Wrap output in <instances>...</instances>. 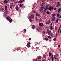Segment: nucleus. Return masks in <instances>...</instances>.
I'll return each mask as SVG.
<instances>
[{
  "label": "nucleus",
  "mask_w": 61,
  "mask_h": 61,
  "mask_svg": "<svg viewBox=\"0 0 61 61\" xmlns=\"http://www.w3.org/2000/svg\"><path fill=\"white\" fill-rule=\"evenodd\" d=\"M6 18L7 19V20H9V21H10V22H11L12 21V19H11V18H10L9 16L7 17Z\"/></svg>",
  "instance_id": "nucleus-1"
},
{
  "label": "nucleus",
  "mask_w": 61,
  "mask_h": 61,
  "mask_svg": "<svg viewBox=\"0 0 61 61\" xmlns=\"http://www.w3.org/2000/svg\"><path fill=\"white\" fill-rule=\"evenodd\" d=\"M30 19H34V15L33 14H32L31 16L30 17Z\"/></svg>",
  "instance_id": "nucleus-2"
},
{
  "label": "nucleus",
  "mask_w": 61,
  "mask_h": 61,
  "mask_svg": "<svg viewBox=\"0 0 61 61\" xmlns=\"http://www.w3.org/2000/svg\"><path fill=\"white\" fill-rule=\"evenodd\" d=\"M53 8L54 7H53V6H51L49 8L48 10H50V11H51V10H53Z\"/></svg>",
  "instance_id": "nucleus-3"
},
{
  "label": "nucleus",
  "mask_w": 61,
  "mask_h": 61,
  "mask_svg": "<svg viewBox=\"0 0 61 61\" xmlns=\"http://www.w3.org/2000/svg\"><path fill=\"white\" fill-rule=\"evenodd\" d=\"M30 44L31 43H30V42L28 43L27 45V47H30Z\"/></svg>",
  "instance_id": "nucleus-4"
},
{
  "label": "nucleus",
  "mask_w": 61,
  "mask_h": 61,
  "mask_svg": "<svg viewBox=\"0 0 61 61\" xmlns=\"http://www.w3.org/2000/svg\"><path fill=\"white\" fill-rule=\"evenodd\" d=\"M39 25L40 26H44V24L42 23H40L39 24Z\"/></svg>",
  "instance_id": "nucleus-5"
},
{
  "label": "nucleus",
  "mask_w": 61,
  "mask_h": 61,
  "mask_svg": "<svg viewBox=\"0 0 61 61\" xmlns=\"http://www.w3.org/2000/svg\"><path fill=\"white\" fill-rule=\"evenodd\" d=\"M57 4L58 5L56 6L57 7H58L59 6H60V2H58V3H57Z\"/></svg>",
  "instance_id": "nucleus-6"
},
{
  "label": "nucleus",
  "mask_w": 61,
  "mask_h": 61,
  "mask_svg": "<svg viewBox=\"0 0 61 61\" xmlns=\"http://www.w3.org/2000/svg\"><path fill=\"white\" fill-rule=\"evenodd\" d=\"M50 23V21H47V22L46 23V25H48V24H49Z\"/></svg>",
  "instance_id": "nucleus-7"
},
{
  "label": "nucleus",
  "mask_w": 61,
  "mask_h": 61,
  "mask_svg": "<svg viewBox=\"0 0 61 61\" xmlns=\"http://www.w3.org/2000/svg\"><path fill=\"white\" fill-rule=\"evenodd\" d=\"M47 9H48V8L47 7L45 8L44 9L45 12H46V10H47Z\"/></svg>",
  "instance_id": "nucleus-8"
},
{
  "label": "nucleus",
  "mask_w": 61,
  "mask_h": 61,
  "mask_svg": "<svg viewBox=\"0 0 61 61\" xmlns=\"http://www.w3.org/2000/svg\"><path fill=\"white\" fill-rule=\"evenodd\" d=\"M32 29H35V25H32Z\"/></svg>",
  "instance_id": "nucleus-9"
},
{
  "label": "nucleus",
  "mask_w": 61,
  "mask_h": 61,
  "mask_svg": "<svg viewBox=\"0 0 61 61\" xmlns=\"http://www.w3.org/2000/svg\"><path fill=\"white\" fill-rule=\"evenodd\" d=\"M56 14H53L52 15V17H54V16H56Z\"/></svg>",
  "instance_id": "nucleus-10"
},
{
  "label": "nucleus",
  "mask_w": 61,
  "mask_h": 61,
  "mask_svg": "<svg viewBox=\"0 0 61 61\" xmlns=\"http://www.w3.org/2000/svg\"><path fill=\"white\" fill-rule=\"evenodd\" d=\"M24 0H20L19 1V3H21L23 2H24Z\"/></svg>",
  "instance_id": "nucleus-11"
},
{
  "label": "nucleus",
  "mask_w": 61,
  "mask_h": 61,
  "mask_svg": "<svg viewBox=\"0 0 61 61\" xmlns=\"http://www.w3.org/2000/svg\"><path fill=\"white\" fill-rule=\"evenodd\" d=\"M51 59L52 61H53V60H54V57H53V55L51 56Z\"/></svg>",
  "instance_id": "nucleus-12"
},
{
  "label": "nucleus",
  "mask_w": 61,
  "mask_h": 61,
  "mask_svg": "<svg viewBox=\"0 0 61 61\" xmlns=\"http://www.w3.org/2000/svg\"><path fill=\"white\" fill-rule=\"evenodd\" d=\"M36 15L37 16H40V15H39V14H38V13H36Z\"/></svg>",
  "instance_id": "nucleus-13"
},
{
  "label": "nucleus",
  "mask_w": 61,
  "mask_h": 61,
  "mask_svg": "<svg viewBox=\"0 0 61 61\" xmlns=\"http://www.w3.org/2000/svg\"><path fill=\"white\" fill-rule=\"evenodd\" d=\"M5 12L6 14H7L8 13V11L7 10L5 11Z\"/></svg>",
  "instance_id": "nucleus-14"
},
{
  "label": "nucleus",
  "mask_w": 61,
  "mask_h": 61,
  "mask_svg": "<svg viewBox=\"0 0 61 61\" xmlns=\"http://www.w3.org/2000/svg\"><path fill=\"white\" fill-rule=\"evenodd\" d=\"M4 3L5 4H7V3H8V1H7V0H5L4 1Z\"/></svg>",
  "instance_id": "nucleus-15"
},
{
  "label": "nucleus",
  "mask_w": 61,
  "mask_h": 61,
  "mask_svg": "<svg viewBox=\"0 0 61 61\" xmlns=\"http://www.w3.org/2000/svg\"><path fill=\"white\" fill-rule=\"evenodd\" d=\"M5 8L6 10H7V6L5 5Z\"/></svg>",
  "instance_id": "nucleus-16"
},
{
  "label": "nucleus",
  "mask_w": 61,
  "mask_h": 61,
  "mask_svg": "<svg viewBox=\"0 0 61 61\" xmlns=\"http://www.w3.org/2000/svg\"><path fill=\"white\" fill-rule=\"evenodd\" d=\"M43 10V7H42L40 9V10L41 11H42Z\"/></svg>",
  "instance_id": "nucleus-17"
},
{
  "label": "nucleus",
  "mask_w": 61,
  "mask_h": 61,
  "mask_svg": "<svg viewBox=\"0 0 61 61\" xmlns=\"http://www.w3.org/2000/svg\"><path fill=\"white\" fill-rule=\"evenodd\" d=\"M44 39L45 40H46V41H47L48 40V39L47 37H46L44 38Z\"/></svg>",
  "instance_id": "nucleus-18"
},
{
  "label": "nucleus",
  "mask_w": 61,
  "mask_h": 61,
  "mask_svg": "<svg viewBox=\"0 0 61 61\" xmlns=\"http://www.w3.org/2000/svg\"><path fill=\"white\" fill-rule=\"evenodd\" d=\"M41 56H39L38 57V59H41Z\"/></svg>",
  "instance_id": "nucleus-19"
},
{
  "label": "nucleus",
  "mask_w": 61,
  "mask_h": 61,
  "mask_svg": "<svg viewBox=\"0 0 61 61\" xmlns=\"http://www.w3.org/2000/svg\"><path fill=\"white\" fill-rule=\"evenodd\" d=\"M26 29H24L23 31V33H26Z\"/></svg>",
  "instance_id": "nucleus-20"
},
{
  "label": "nucleus",
  "mask_w": 61,
  "mask_h": 61,
  "mask_svg": "<svg viewBox=\"0 0 61 61\" xmlns=\"http://www.w3.org/2000/svg\"><path fill=\"white\" fill-rule=\"evenodd\" d=\"M16 10H19V8H18V6H16Z\"/></svg>",
  "instance_id": "nucleus-21"
},
{
  "label": "nucleus",
  "mask_w": 61,
  "mask_h": 61,
  "mask_svg": "<svg viewBox=\"0 0 61 61\" xmlns=\"http://www.w3.org/2000/svg\"><path fill=\"white\" fill-rule=\"evenodd\" d=\"M51 36L52 37H54V34H53V33H51Z\"/></svg>",
  "instance_id": "nucleus-22"
},
{
  "label": "nucleus",
  "mask_w": 61,
  "mask_h": 61,
  "mask_svg": "<svg viewBox=\"0 0 61 61\" xmlns=\"http://www.w3.org/2000/svg\"><path fill=\"white\" fill-rule=\"evenodd\" d=\"M60 11H61V9L60 8H59L58 10V12H60Z\"/></svg>",
  "instance_id": "nucleus-23"
},
{
  "label": "nucleus",
  "mask_w": 61,
  "mask_h": 61,
  "mask_svg": "<svg viewBox=\"0 0 61 61\" xmlns=\"http://www.w3.org/2000/svg\"><path fill=\"white\" fill-rule=\"evenodd\" d=\"M49 34V35H50L51 34V31H49L48 32Z\"/></svg>",
  "instance_id": "nucleus-24"
},
{
  "label": "nucleus",
  "mask_w": 61,
  "mask_h": 61,
  "mask_svg": "<svg viewBox=\"0 0 61 61\" xmlns=\"http://www.w3.org/2000/svg\"><path fill=\"white\" fill-rule=\"evenodd\" d=\"M56 57H57V56H54V58L55 59H57V58Z\"/></svg>",
  "instance_id": "nucleus-25"
},
{
  "label": "nucleus",
  "mask_w": 61,
  "mask_h": 61,
  "mask_svg": "<svg viewBox=\"0 0 61 61\" xmlns=\"http://www.w3.org/2000/svg\"><path fill=\"white\" fill-rule=\"evenodd\" d=\"M59 20V19L58 18L56 20V22L58 23V21Z\"/></svg>",
  "instance_id": "nucleus-26"
},
{
  "label": "nucleus",
  "mask_w": 61,
  "mask_h": 61,
  "mask_svg": "<svg viewBox=\"0 0 61 61\" xmlns=\"http://www.w3.org/2000/svg\"><path fill=\"white\" fill-rule=\"evenodd\" d=\"M50 28L51 30H53V27L52 26H51Z\"/></svg>",
  "instance_id": "nucleus-27"
},
{
  "label": "nucleus",
  "mask_w": 61,
  "mask_h": 61,
  "mask_svg": "<svg viewBox=\"0 0 61 61\" xmlns=\"http://www.w3.org/2000/svg\"><path fill=\"white\" fill-rule=\"evenodd\" d=\"M51 54H52V53H49V56H51Z\"/></svg>",
  "instance_id": "nucleus-28"
},
{
  "label": "nucleus",
  "mask_w": 61,
  "mask_h": 61,
  "mask_svg": "<svg viewBox=\"0 0 61 61\" xmlns=\"http://www.w3.org/2000/svg\"><path fill=\"white\" fill-rule=\"evenodd\" d=\"M46 13L47 14L49 15V14H50V12H49V11H47L46 12Z\"/></svg>",
  "instance_id": "nucleus-29"
},
{
  "label": "nucleus",
  "mask_w": 61,
  "mask_h": 61,
  "mask_svg": "<svg viewBox=\"0 0 61 61\" xmlns=\"http://www.w3.org/2000/svg\"><path fill=\"white\" fill-rule=\"evenodd\" d=\"M47 37H48V38H51V36H47Z\"/></svg>",
  "instance_id": "nucleus-30"
},
{
  "label": "nucleus",
  "mask_w": 61,
  "mask_h": 61,
  "mask_svg": "<svg viewBox=\"0 0 61 61\" xmlns=\"http://www.w3.org/2000/svg\"><path fill=\"white\" fill-rule=\"evenodd\" d=\"M44 58H46V55H44Z\"/></svg>",
  "instance_id": "nucleus-31"
},
{
  "label": "nucleus",
  "mask_w": 61,
  "mask_h": 61,
  "mask_svg": "<svg viewBox=\"0 0 61 61\" xmlns=\"http://www.w3.org/2000/svg\"><path fill=\"white\" fill-rule=\"evenodd\" d=\"M46 0H42V2H44V1H46Z\"/></svg>",
  "instance_id": "nucleus-32"
},
{
  "label": "nucleus",
  "mask_w": 61,
  "mask_h": 61,
  "mask_svg": "<svg viewBox=\"0 0 61 61\" xmlns=\"http://www.w3.org/2000/svg\"><path fill=\"white\" fill-rule=\"evenodd\" d=\"M29 20L31 22H33V20L31 19H30Z\"/></svg>",
  "instance_id": "nucleus-33"
},
{
  "label": "nucleus",
  "mask_w": 61,
  "mask_h": 61,
  "mask_svg": "<svg viewBox=\"0 0 61 61\" xmlns=\"http://www.w3.org/2000/svg\"><path fill=\"white\" fill-rule=\"evenodd\" d=\"M55 18V17H54L53 18H52V21H54Z\"/></svg>",
  "instance_id": "nucleus-34"
},
{
  "label": "nucleus",
  "mask_w": 61,
  "mask_h": 61,
  "mask_svg": "<svg viewBox=\"0 0 61 61\" xmlns=\"http://www.w3.org/2000/svg\"><path fill=\"white\" fill-rule=\"evenodd\" d=\"M59 15H59V14H57V17H59Z\"/></svg>",
  "instance_id": "nucleus-35"
},
{
  "label": "nucleus",
  "mask_w": 61,
  "mask_h": 61,
  "mask_svg": "<svg viewBox=\"0 0 61 61\" xmlns=\"http://www.w3.org/2000/svg\"><path fill=\"white\" fill-rule=\"evenodd\" d=\"M56 7L54 8V10H55V11H56Z\"/></svg>",
  "instance_id": "nucleus-36"
},
{
  "label": "nucleus",
  "mask_w": 61,
  "mask_h": 61,
  "mask_svg": "<svg viewBox=\"0 0 61 61\" xmlns=\"http://www.w3.org/2000/svg\"><path fill=\"white\" fill-rule=\"evenodd\" d=\"M33 13H36V11L35 10H33Z\"/></svg>",
  "instance_id": "nucleus-37"
},
{
  "label": "nucleus",
  "mask_w": 61,
  "mask_h": 61,
  "mask_svg": "<svg viewBox=\"0 0 61 61\" xmlns=\"http://www.w3.org/2000/svg\"><path fill=\"white\" fill-rule=\"evenodd\" d=\"M56 40V38H55L53 39V41H55Z\"/></svg>",
  "instance_id": "nucleus-38"
},
{
  "label": "nucleus",
  "mask_w": 61,
  "mask_h": 61,
  "mask_svg": "<svg viewBox=\"0 0 61 61\" xmlns=\"http://www.w3.org/2000/svg\"><path fill=\"white\" fill-rule=\"evenodd\" d=\"M46 33V32L44 31L43 32V34H45Z\"/></svg>",
  "instance_id": "nucleus-39"
},
{
  "label": "nucleus",
  "mask_w": 61,
  "mask_h": 61,
  "mask_svg": "<svg viewBox=\"0 0 61 61\" xmlns=\"http://www.w3.org/2000/svg\"><path fill=\"white\" fill-rule=\"evenodd\" d=\"M2 8H1L0 7V11H2Z\"/></svg>",
  "instance_id": "nucleus-40"
},
{
  "label": "nucleus",
  "mask_w": 61,
  "mask_h": 61,
  "mask_svg": "<svg viewBox=\"0 0 61 61\" xmlns=\"http://www.w3.org/2000/svg\"><path fill=\"white\" fill-rule=\"evenodd\" d=\"M2 10L3 11V10H4V8H2Z\"/></svg>",
  "instance_id": "nucleus-41"
},
{
  "label": "nucleus",
  "mask_w": 61,
  "mask_h": 61,
  "mask_svg": "<svg viewBox=\"0 0 61 61\" xmlns=\"http://www.w3.org/2000/svg\"><path fill=\"white\" fill-rule=\"evenodd\" d=\"M10 8H11V9H12V6H10Z\"/></svg>",
  "instance_id": "nucleus-42"
},
{
  "label": "nucleus",
  "mask_w": 61,
  "mask_h": 61,
  "mask_svg": "<svg viewBox=\"0 0 61 61\" xmlns=\"http://www.w3.org/2000/svg\"><path fill=\"white\" fill-rule=\"evenodd\" d=\"M58 47H60V45H59L58 46Z\"/></svg>",
  "instance_id": "nucleus-43"
},
{
  "label": "nucleus",
  "mask_w": 61,
  "mask_h": 61,
  "mask_svg": "<svg viewBox=\"0 0 61 61\" xmlns=\"http://www.w3.org/2000/svg\"><path fill=\"white\" fill-rule=\"evenodd\" d=\"M20 7H22V5L21 4H20Z\"/></svg>",
  "instance_id": "nucleus-44"
},
{
  "label": "nucleus",
  "mask_w": 61,
  "mask_h": 61,
  "mask_svg": "<svg viewBox=\"0 0 61 61\" xmlns=\"http://www.w3.org/2000/svg\"><path fill=\"white\" fill-rule=\"evenodd\" d=\"M55 28H56V30L57 29V27L56 26L55 27Z\"/></svg>",
  "instance_id": "nucleus-45"
},
{
  "label": "nucleus",
  "mask_w": 61,
  "mask_h": 61,
  "mask_svg": "<svg viewBox=\"0 0 61 61\" xmlns=\"http://www.w3.org/2000/svg\"><path fill=\"white\" fill-rule=\"evenodd\" d=\"M59 30L58 31V33H59Z\"/></svg>",
  "instance_id": "nucleus-46"
},
{
  "label": "nucleus",
  "mask_w": 61,
  "mask_h": 61,
  "mask_svg": "<svg viewBox=\"0 0 61 61\" xmlns=\"http://www.w3.org/2000/svg\"><path fill=\"white\" fill-rule=\"evenodd\" d=\"M51 26H52V24L51 23Z\"/></svg>",
  "instance_id": "nucleus-47"
},
{
  "label": "nucleus",
  "mask_w": 61,
  "mask_h": 61,
  "mask_svg": "<svg viewBox=\"0 0 61 61\" xmlns=\"http://www.w3.org/2000/svg\"><path fill=\"white\" fill-rule=\"evenodd\" d=\"M37 30L38 31H39L40 30H39V29H37Z\"/></svg>",
  "instance_id": "nucleus-48"
},
{
  "label": "nucleus",
  "mask_w": 61,
  "mask_h": 61,
  "mask_svg": "<svg viewBox=\"0 0 61 61\" xmlns=\"http://www.w3.org/2000/svg\"><path fill=\"white\" fill-rule=\"evenodd\" d=\"M40 30H42V28H40Z\"/></svg>",
  "instance_id": "nucleus-49"
},
{
  "label": "nucleus",
  "mask_w": 61,
  "mask_h": 61,
  "mask_svg": "<svg viewBox=\"0 0 61 61\" xmlns=\"http://www.w3.org/2000/svg\"><path fill=\"white\" fill-rule=\"evenodd\" d=\"M36 20H38V19H37V18H36Z\"/></svg>",
  "instance_id": "nucleus-50"
},
{
  "label": "nucleus",
  "mask_w": 61,
  "mask_h": 61,
  "mask_svg": "<svg viewBox=\"0 0 61 61\" xmlns=\"http://www.w3.org/2000/svg\"><path fill=\"white\" fill-rule=\"evenodd\" d=\"M42 61H46V60H42Z\"/></svg>",
  "instance_id": "nucleus-51"
},
{
  "label": "nucleus",
  "mask_w": 61,
  "mask_h": 61,
  "mask_svg": "<svg viewBox=\"0 0 61 61\" xmlns=\"http://www.w3.org/2000/svg\"><path fill=\"white\" fill-rule=\"evenodd\" d=\"M29 40H31V38H29Z\"/></svg>",
  "instance_id": "nucleus-52"
},
{
  "label": "nucleus",
  "mask_w": 61,
  "mask_h": 61,
  "mask_svg": "<svg viewBox=\"0 0 61 61\" xmlns=\"http://www.w3.org/2000/svg\"><path fill=\"white\" fill-rule=\"evenodd\" d=\"M60 18H61V15L60 16Z\"/></svg>",
  "instance_id": "nucleus-53"
},
{
  "label": "nucleus",
  "mask_w": 61,
  "mask_h": 61,
  "mask_svg": "<svg viewBox=\"0 0 61 61\" xmlns=\"http://www.w3.org/2000/svg\"><path fill=\"white\" fill-rule=\"evenodd\" d=\"M35 61H37V60H35Z\"/></svg>",
  "instance_id": "nucleus-54"
},
{
  "label": "nucleus",
  "mask_w": 61,
  "mask_h": 61,
  "mask_svg": "<svg viewBox=\"0 0 61 61\" xmlns=\"http://www.w3.org/2000/svg\"><path fill=\"white\" fill-rule=\"evenodd\" d=\"M42 6H43V5H44L43 4H42Z\"/></svg>",
  "instance_id": "nucleus-55"
},
{
  "label": "nucleus",
  "mask_w": 61,
  "mask_h": 61,
  "mask_svg": "<svg viewBox=\"0 0 61 61\" xmlns=\"http://www.w3.org/2000/svg\"><path fill=\"white\" fill-rule=\"evenodd\" d=\"M61 33V31H60V33Z\"/></svg>",
  "instance_id": "nucleus-56"
},
{
  "label": "nucleus",
  "mask_w": 61,
  "mask_h": 61,
  "mask_svg": "<svg viewBox=\"0 0 61 61\" xmlns=\"http://www.w3.org/2000/svg\"><path fill=\"white\" fill-rule=\"evenodd\" d=\"M57 56H58V55H57Z\"/></svg>",
  "instance_id": "nucleus-57"
},
{
  "label": "nucleus",
  "mask_w": 61,
  "mask_h": 61,
  "mask_svg": "<svg viewBox=\"0 0 61 61\" xmlns=\"http://www.w3.org/2000/svg\"><path fill=\"white\" fill-rule=\"evenodd\" d=\"M57 56H58V55H57Z\"/></svg>",
  "instance_id": "nucleus-58"
},
{
  "label": "nucleus",
  "mask_w": 61,
  "mask_h": 61,
  "mask_svg": "<svg viewBox=\"0 0 61 61\" xmlns=\"http://www.w3.org/2000/svg\"><path fill=\"white\" fill-rule=\"evenodd\" d=\"M43 4L44 5H45V4L44 3H43L42 4Z\"/></svg>",
  "instance_id": "nucleus-59"
},
{
  "label": "nucleus",
  "mask_w": 61,
  "mask_h": 61,
  "mask_svg": "<svg viewBox=\"0 0 61 61\" xmlns=\"http://www.w3.org/2000/svg\"><path fill=\"white\" fill-rule=\"evenodd\" d=\"M57 36V34H56V36Z\"/></svg>",
  "instance_id": "nucleus-60"
},
{
  "label": "nucleus",
  "mask_w": 61,
  "mask_h": 61,
  "mask_svg": "<svg viewBox=\"0 0 61 61\" xmlns=\"http://www.w3.org/2000/svg\"><path fill=\"white\" fill-rule=\"evenodd\" d=\"M60 28H59V30H60Z\"/></svg>",
  "instance_id": "nucleus-61"
},
{
  "label": "nucleus",
  "mask_w": 61,
  "mask_h": 61,
  "mask_svg": "<svg viewBox=\"0 0 61 61\" xmlns=\"http://www.w3.org/2000/svg\"><path fill=\"white\" fill-rule=\"evenodd\" d=\"M39 61H41L40 60H39Z\"/></svg>",
  "instance_id": "nucleus-62"
},
{
  "label": "nucleus",
  "mask_w": 61,
  "mask_h": 61,
  "mask_svg": "<svg viewBox=\"0 0 61 61\" xmlns=\"http://www.w3.org/2000/svg\"><path fill=\"white\" fill-rule=\"evenodd\" d=\"M60 31H61V29L60 30Z\"/></svg>",
  "instance_id": "nucleus-63"
},
{
  "label": "nucleus",
  "mask_w": 61,
  "mask_h": 61,
  "mask_svg": "<svg viewBox=\"0 0 61 61\" xmlns=\"http://www.w3.org/2000/svg\"><path fill=\"white\" fill-rule=\"evenodd\" d=\"M32 9H33V10L34 9V8H33Z\"/></svg>",
  "instance_id": "nucleus-64"
}]
</instances>
